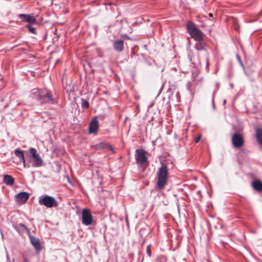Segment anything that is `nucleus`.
<instances>
[{"label": "nucleus", "instance_id": "nucleus-24", "mask_svg": "<svg viewBox=\"0 0 262 262\" xmlns=\"http://www.w3.org/2000/svg\"><path fill=\"white\" fill-rule=\"evenodd\" d=\"M24 262H29L27 260H25Z\"/></svg>", "mask_w": 262, "mask_h": 262}, {"label": "nucleus", "instance_id": "nucleus-6", "mask_svg": "<svg viewBox=\"0 0 262 262\" xmlns=\"http://www.w3.org/2000/svg\"><path fill=\"white\" fill-rule=\"evenodd\" d=\"M33 93L36 94L38 99H43V102H47L52 100L51 95L46 90H34Z\"/></svg>", "mask_w": 262, "mask_h": 262}, {"label": "nucleus", "instance_id": "nucleus-4", "mask_svg": "<svg viewBox=\"0 0 262 262\" xmlns=\"http://www.w3.org/2000/svg\"><path fill=\"white\" fill-rule=\"evenodd\" d=\"M38 202L40 205H43L47 208L56 207L58 206L56 199L48 195L40 196L39 198Z\"/></svg>", "mask_w": 262, "mask_h": 262}, {"label": "nucleus", "instance_id": "nucleus-18", "mask_svg": "<svg viewBox=\"0 0 262 262\" xmlns=\"http://www.w3.org/2000/svg\"><path fill=\"white\" fill-rule=\"evenodd\" d=\"M82 105L83 107L87 108L89 107V103L87 101L82 99Z\"/></svg>", "mask_w": 262, "mask_h": 262}, {"label": "nucleus", "instance_id": "nucleus-22", "mask_svg": "<svg viewBox=\"0 0 262 262\" xmlns=\"http://www.w3.org/2000/svg\"><path fill=\"white\" fill-rule=\"evenodd\" d=\"M149 249V247H148L147 248V252L148 253V255L150 256V252L148 251Z\"/></svg>", "mask_w": 262, "mask_h": 262}, {"label": "nucleus", "instance_id": "nucleus-23", "mask_svg": "<svg viewBox=\"0 0 262 262\" xmlns=\"http://www.w3.org/2000/svg\"><path fill=\"white\" fill-rule=\"evenodd\" d=\"M209 16H212V14L211 13H209Z\"/></svg>", "mask_w": 262, "mask_h": 262}, {"label": "nucleus", "instance_id": "nucleus-8", "mask_svg": "<svg viewBox=\"0 0 262 262\" xmlns=\"http://www.w3.org/2000/svg\"><path fill=\"white\" fill-rule=\"evenodd\" d=\"M232 141L233 145L236 147L242 146L244 143L243 137L238 134H235L233 135Z\"/></svg>", "mask_w": 262, "mask_h": 262}, {"label": "nucleus", "instance_id": "nucleus-12", "mask_svg": "<svg viewBox=\"0 0 262 262\" xmlns=\"http://www.w3.org/2000/svg\"><path fill=\"white\" fill-rule=\"evenodd\" d=\"M14 154L16 157L19 158L23 163V166L26 168L27 166L26 160L25 159L23 151L20 150L19 148L15 149Z\"/></svg>", "mask_w": 262, "mask_h": 262}, {"label": "nucleus", "instance_id": "nucleus-10", "mask_svg": "<svg viewBox=\"0 0 262 262\" xmlns=\"http://www.w3.org/2000/svg\"><path fill=\"white\" fill-rule=\"evenodd\" d=\"M98 122L97 119H93L90 124L89 132L90 133H94L97 132L98 128Z\"/></svg>", "mask_w": 262, "mask_h": 262}, {"label": "nucleus", "instance_id": "nucleus-3", "mask_svg": "<svg viewBox=\"0 0 262 262\" xmlns=\"http://www.w3.org/2000/svg\"><path fill=\"white\" fill-rule=\"evenodd\" d=\"M187 29L190 36L194 40L200 41L203 39V33L193 23L188 22L187 25Z\"/></svg>", "mask_w": 262, "mask_h": 262}, {"label": "nucleus", "instance_id": "nucleus-7", "mask_svg": "<svg viewBox=\"0 0 262 262\" xmlns=\"http://www.w3.org/2000/svg\"><path fill=\"white\" fill-rule=\"evenodd\" d=\"M93 222V218L90 211L88 209H84L82 211V222L86 226L91 225Z\"/></svg>", "mask_w": 262, "mask_h": 262}, {"label": "nucleus", "instance_id": "nucleus-15", "mask_svg": "<svg viewBox=\"0 0 262 262\" xmlns=\"http://www.w3.org/2000/svg\"><path fill=\"white\" fill-rule=\"evenodd\" d=\"M4 182L7 185H12L14 182V179L11 176L6 174L4 176Z\"/></svg>", "mask_w": 262, "mask_h": 262}, {"label": "nucleus", "instance_id": "nucleus-9", "mask_svg": "<svg viewBox=\"0 0 262 262\" xmlns=\"http://www.w3.org/2000/svg\"><path fill=\"white\" fill-rule=\"evenodd\" d=\"M29 194L26 192H22L17 194L15 196L16 202L22 204L25 203L29 198Z\"/></svg>", "mask_w": 262, "mask_h": 262}, {"label": "nucleus", "instance_id": "nucleus-17", "mask_svg": "<svg viewBox=\"0 0 262 262\" xmlns=\"http://www.w3.org/2000/svg\"><path fill=\"white\" fill-rule=\"evenodd\" d=\"M256 137L258 143L262 146V129L258 128L256 130Z\"/></svg>", "mask_w": 262, "mask_h": 262}, {"label": "nucleus", "instance_id": "nucleus-25", "mask_svg": "<svg viewBox=\"0 0 262 262\" xmlns=\"http://www.w3.org/2000/svg\"><path fill=\"white\" fill-rule=\"evenodd\" d=\"M225 102H226V100H224V103L225 104Z\"/></svg>", "mask_w": 262, "mask_h": 262}, {"label": "nucleus", "instance_id": "nucleus-1", "mask_svg": "<svg viewBox=\"0 0 262 262\" xmlns=\"http://www.w3.org/2000/svg\"><path fill=\"white\" fill-rule=\"evenodd\" d=\"M168 179V169L165 165H162L157 172V186L159 189H162L167 183Z\"/></svg>", "mask_w": 262, "mask_h": 262}, {"label": "nucleus", "instance_id": "nucleus-11", "mask_svg": "<svg viewBox=\"0 0 262 262\" xmlns=\"http://www.w3.org/2000/svg\"><path fill=\"white\" fill-rule=\"evenodd\" d=\"M19 17L21 18L23 21L35 24L36 23V20L35 18L31 15L27 14H19Z\"/></svg>", "mask_w": 262, "mask_h": 262}, {"label": "nucleus", "instance_id": "nucleus-5", "mask_svg": "<svg viewBox=\"0 0 262 262\" xmlns=\"http://www.w3.org/2000/svg\"><path fill=\"white\" fill-rule=\"evenodd\" d=\"M135 159L138 163L144 165L147 162L146 152L142 149H138L136 150Z\"/></svg>", "mask_w": 262, "mask_h": 262}, {"label": "nucleus", "instance_id": "nucleus-20", "mask_svg": "<svg viewBox=\"0 0 262 262\" xmlns=\"http://www.w3.org/2000/svg\"><path fill=\"white\" fill-rule=\"evenodd\" d=\"M106 148L109 150H111L113 153L115 152L113 147L111 145H107L106 146Z\"/></svg>", "mask_w": 262, "mask_h": 262}, {"label": "nucleus", "instance_id": "nucleus-2", "mask_svg": "<svg viewBox=\"0 0 262 262\" xmlns=\"http://www.w3.org/2000/svg\"><path fill=\"white\" fill-rule=\"evenodd\" d=\"M29 151L31 154L30 157V162L31 165L34 167H39L43 165V162L39 155L37 153L36 149L34 148H30Z\"/></svg>", "mask_w": 262, "mask_h": 262}, {"label": "nucleus", "instance_id": "nucleus-21", "mask_svg": "<svg viewBox=\"0 0 262 262\" xmlns=\"http://www.w3.org/2000/svg\"><path fill=\"white\" fill-rule=\"evenodd\" d=\"M201 138V136L200 135L199 137H198L197 138H196L195 139V142L196 143H198L200 140Z\"/></svg>", "mask_w": 262, "mask_h": 262}, {"label": "nucleus", "instance_id": "nucleus-13", "mask_svg": "<svg viewBox=\"0 0 262 262\" xmlns=\"http://www.w3.org/2000/svg\"><path fill=\"white\" fill-rule=\"evenodd\" d=\"M253 188L258 192H262V182L258 180H254L252 183Z\"/></svg>", "mask_w": 262, "mask_h": 262}, {"label": "nucleus", "instance_id": "nucleus-16", "mask_svg": "<svg viewBox=\"0 0 262 262\" xmlns=\"http://www.w3.org/2000/svg\"><path fill=\"white\" fill-rule=\"evenodd\" d=\"M115 49L118 51H121L123 49V41L122 40H117L114 43Z\"/></svg>", "mask_w": 262, "mask_h": 262}, {"label": "nucleus", "instance_id": "nucleus-14", "mask_svg": "<svg viewBox=\"0 0 262 262\" xmlns=\"http://www.w3.org/2000/svg\"><path fill=\"white\" fill-rule=\"evenodd\" d=\"M30 240L32 244L34 246L36 249L38 250H40V244L39 240L38 238L35 237L31 236Z\"/></svg>", "mask_w": 262, "mask_h": 262}, {"label": "nucleus", "instance_id": "nucleus-19", "mask_svg": "<svg viewBox=\"0 0 262 262\" xmlns=\"http://www.w3.org/2000/svg\"><path fill=\"white\" fill-rule=\"evenodd\" d=\"M28 28L29 29V30H30V31L33 33V34H35L36 32L35 31V29L32 27L31 25H28Z\"/></svg>", "mask_w": 262, "mask_h": 262}]
</instances>
